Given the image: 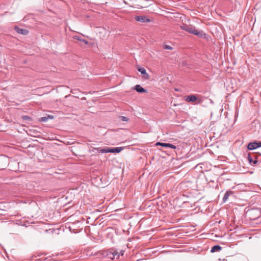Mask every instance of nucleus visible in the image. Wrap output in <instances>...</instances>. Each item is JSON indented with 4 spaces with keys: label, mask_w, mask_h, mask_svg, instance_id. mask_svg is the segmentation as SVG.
<instances>
[{
    "label": "nucleus",
    "mask_w": 261,
    "mask_h": 261,
    "mask_svg": "<svg viewBox=\"0 0 261 261\" xmlns=\"http://www.w3.org/2000/svg\"><path fill=\"white\" fill-rule=\"evenodd\" d=\"M180 28L182 30H184L189 33L197 35L200 37H205V34L202 31L196 30V28L191 25H187L186 24H182L180 26Z\"/></svg>",
    "instance_id": "1"
},
{
    "label": "nucleus",
    "mask_w": 261,
    "mask_h": 261,
    "mask_svg": "<svg viewBox=\"0 0 261 261\" xmlns=\"http://www.w3.org/2000/svg\"><path fill=\"white\" fill-rule=\"evenodd\" d=\"M250 219L255 220L261 216V212L258 209H252L248 212Z\"/></svg>",
    "instance_id": "2"
},
{
    "label": "nucleus",
    "mask_w": 261,
    "mask_h": 261,
    "mask_svg": "<svg viewBox=\"0 0 261 261\" xmlns=\"http://www.w3.org/2000/svg\"><path fill=\"white\" fill-rule=\"evenodd\" d=\"M109 257L112 259H114L115 258L118 259L120 256V254L115 249H111L109 250V253L108 254Z\"/></svg>",
    "instance_id": "3"
},
{
    "label": "nucleus",
    "mask_w": 261,
    "mask_h": 261,
    "mask_svg": "<svg viewBox=\"0 0 261 261\" xmlns=\"http://www.w3.org/2000/svg\"><path fill=\"white\" fill-rule=\"evenodd\" d=\"M135 19L137 21L143 23L150 22L149 19L145 16H136Z\"/></svg>",
    "instance_id": "4"
},
{
    "label": "nucleus",
    "mask_w": 261,
    "mask_h": 261,
    "mask_svg": "<svg viewBox=\"0 0 261 261\" xmlns=\"http://www.w3.org/2000/svg\"><path fill=\"white\" fill-rule=\"evenodd\" d=\"M155 145L156 146H162L165 147H169L172 149H176V148L175 145L170 143L157 142Z\"/></svg>",
    "instance_id": "5"
},
{
    "label": "nucleus",
    "mask_w": 261,
    "mask_h": 261,
    "mask_svg": "<svg viewBox=\"0 0 261 261\" xmlns=\"http://www.w3.org/2000/svg\"><path fill=\"white\" fill-rule=\"evenodd\" d=\"M197 98L196 96L194 95H190L186 97V100L187 102H193L197 100Z\"/></svg>",
    "instance_id": "6"
},
{
    "label": "nucleus",
    "mask_w": 261,
    "mask_h": 261,
    "mask_svg": "<svg viewBox=\"0 0 261 261\" xmlns=\"http://www.w3.org/2000/svg\"><path fill=\"white\" fill-rule=\"evenodd\" d=\"M138 70L139 72L141 73V74H143V76L146 79H147L149 77V75L146 72V70L143 68V67H139L138 68Z\"/></svg>",
    "instance_id": "7"
},
{
    "label": "nucleus",
    "mask_w": 261,
    "mask_h": 261,
    "mask_svg": "<svg viewBox=\"0 0 261 261\" xmlns=\"http://www.w3.org/2000/svg\"><path fill=\"white\" fill-rule=\"evenodd\" d=\"M247 148L249 150H253L258 148L257 142H251L248 145Z\"/></svg>",
    "instance_id": "8"
},
{
    "label": "nucleus",
    "mask_w": 261,
    "mask_h": 261,
    "mask_svg": "<svg viewBox=\"0 0 261 261\" xmlns=\"http://www.w3.org/2000/svg\"><path fill=\"white\" fill-rule=\"evenodd\" d=\"M15 30L18 33L22 35H26L28 33V30L25 29H20L18 27H15Z\"/></svg>",
    "instance_id": "9"
},
{
    "label": "nucleus",
    "mask_w": 261,
    "mask_h": 261,
    "mask_svg": "<svg viewBox=\"0 0 261 261\" xmlns=\"http://www.w3.org/2000/svg\"><path fill=\"white\" fill-rule=\"evenodd\" d=\"M233 194V192L231 191H227L226 192V193H225L224 196H223V201L224 202H226L227 201V200L228 199V197L231 195H232Z\"/></svg>",
    "instance_id": "10"
},
{
    "label": "nucleus",
    "mask_w": 261,
    "mask_h": 261,
    "mask_svg": "<svg viewBox=\"0 0 261 261\" xmlns=\"http://www.w3.org/2000/svg\"><path fill=\"white\" fill-rule=\"evenodd\" d=\"M135 89L139 93H144L146 91L145 89L139 85H136Z\"/></svg>",
    "instance_id": "11"
},
{
    "label": "nucleus",
    "mask_w": 261,
    "mask_h": 261,
    "mask_svg": "<svg viewBox=\"0 0 261 261\" xmlns=\"http://www.w3.org/2000/svg\"><path fill=\"white\" fill-rule=\"evenodd\" d=\"M222 247L219 245H215L214 246L211 250V252H215L217 251H220L221 250Z\"/></svg>",
    "instance_id": "12"
},
{
    "label": "nucleus",
    "mask_w": 261,
    "mask_h": 261,
    "mask_svg": "<svg viewBox=\"0 0 261 261\" xmlns=\"http://www.w3.org/2000/svg\"><path fill=\"white\" fill-rule=\"evenodd\" d=\"M111 149H112V148L106 147L105 148L100 149L99 151V152L102 153H103L111 152V151H112Z\"/></svg>",
    "instance_id": "13"
},
{
    "label": "nucleus",
    "mask_w": 261,
    "mask_h": 261,
    "mask_svg": "<svg viewBox=\"0 0 261 261\" xmlns=\"http://www.w3.org/2000/svg\"><path fill=\"white\" fill-rule=\"evenodd\" d=\"M123 149L122 147L112 148V153H119Z\"/></svg>",
    "instance_id": "14"
},
{
    "label": "nucleus",
    "mask_w": 261,
    "mask_h": 261,
    "mask_svg": "<svg viewBox=\"0 0 261 261\" xmlns=\"http://www.w3.org/2000/svg\"><path fill=\"white\" fill-rule=\"evenodd\" d=\"M53 116L50 117L48 116V117H42L40 118L39 120L41 122H46L48 118H53Z\"/></svg>",
    "instance_id": "15"
},
{
    "label": "nucleus",
    "mask_w": 261,
    "mask_h": 261,
    "mask_svg": "<svg viewBox=\"0 0 261 261\" xmlns=\"http://www.w3.org/2000/svg\"><path fill=\"white\" fill-rule=\"evenodd\" d=\"M74 38L75 39H77L78 40H80V41H81L82 42H84L86 44H87L88 43V42L87 40H85L84 39H82L80 37H79L77 36H74Z\"/></svg>",
    "instance_id": "16"
},
{
    "label": "nucleus",
    "mask_w": 261,
    "mask_h": 261,
    "mask_svg": "<svg viewBox=\"0 0 261 261\" xmlns=\"http://www.w3.org/2000/svg\"><path fill=\"white\" fill-rule=\"evenodd\" d=\"M248 159L250 163H253V164H255L257 163V160H253L250 155H248Z\"/></svg>",
    "instance_id": "17"
},
{
    "label": "nucleus",
    "mask_w": 261,
    "mask_h": 261,
    "mask_svg": "<svg viewBox=\"0 0 261 261\" xmlns=\"http://www.w3.org/2000/svg\"><path fill=\"white\" fill-rule=\"evenodd\" d=\"M21 118L23 120L30 121L32 120V118L30 117L27 115L22 116Z\"/></svg>",
    "instance_id": "18"
},
{
    "label": "nucleus",
    "mask_w": 261,
    "mask_h": 261,
    "mask_svg": "<svg viewBox=\"0 0 261 261\" xmlns=\"http://www.w3.org/2000/svg\"><path fill=\"white\" fill-rule=\"evenodd\" d=\"M120 118L122 121H128V118L125 116H120Z\"/></svg>",
    "instance_id": "19"
},
{
    "label": "nucleus",
    "mask_w": 261,
    "mask_h": 261,
    "mask_svg": "<svg viewBox=\"0 0 261 261\" xmlns=\"http://www.w3.org/2000/svg\"><path fill=\"white\" fill-rule=\"evenodd\" d=\"M164 48L165 49L171 50L172 49V47L169 45H165L164 46Z\"/></svg>",
    "instance_id": "20"
},
{
    "label": "nucleus",
    "mask_w": 261,
    "mask_h": 261,
    "mask_svg": "<svg viewBox=\"0 0 261 261\" xmlns=\"http://www.w3.org/2000/svg\"><path fill=\"white\" fill-rule=\"evenodd\" d=\"M258 148L261 147V142H257Z\"/></svg>",
    "instance_id": "21"
},
{
    "label": "nucleus",
    "mask_w": 261,
    "mask_h": 261,
    "mask_svg": "<svg viewBox=\"0 0 261 261\" xmlns=\"http://www.w3.org/2000/svg\"><path fill=\"white\" fill-rule=\"evenodd\" d=\"M120 254V255H123V251H121L120 253H119Z\"/></svg>",
    "instance_id": "22"
}]
</instances>
